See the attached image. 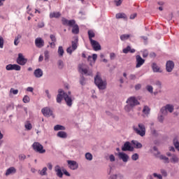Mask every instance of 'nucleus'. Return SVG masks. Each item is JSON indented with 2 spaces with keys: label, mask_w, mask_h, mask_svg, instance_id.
<instances>
[{
  "label": "nucleus",
  "mask_w": 179,
  "mask_h": 179,
  "mask_svg": "<svg viewBox=\"0 0 179 179\" xmlns=\"http://www.w3.org/2000/svg\"><path fill=\"white\" fill-rule=\"evenodd\" d=\"M94 83L99 90H106L107 89V80L101 78L100 73H97L94 77Z\"/></svg>",
  "instance_id": "f257e3e1"
},
{
  "label": "nucleus",
  "mask_w": 179,
  "mask_h": 179,
  "mask_svg": "<svg viewBox=\"0 0 179 179\" xmlns=\"http://www.w3.org/2000/svg\"><path fill=\"white\" fill-rule=\"evenodd\" d=\"M138 126V127H136V126L133 127L134 132L140 136H145L146 135V127L145 124L143 123H139Z\"/></svg>",
  "instance_id": "f03ea898"
},
{
  "label": "nucleus",
  "mask_w": 179,
  "mask_h": 179,
  "mask_svg": "<svg viewBox=\"0 0 179 179\" xmlns=\"http://www.w3.org/2000/svg\"><path fill=\"white\" fill-rule=\"evenodd\" d=\"M32 148L35 152H37V153H45V150L44 149V147L38 142H34L32 144Z\"/></svg>",
  "instance_id": "7ed1b4c3"
},
{
  "label": "nucleus",
  "mask_w": 179,
  "mask_h": 179,
  "mask_svg": "<svg viewBox=\"0 0 179 179\" xmlns=\"http://www.w3.org/2000/svg\"><path fill=\"white\" fill-rule=\"evenodd\" d=\"M173 113L174 111V106L171 104H167L166 106L162 107L160 110L161 114L163 115H167V112Z\"/></svg>",
  "instance_id": "20e7f679"
},
{
  "label": "nucleus",
  "mask_w": 179,
  "mask_h": 179,
  "mask_svg": "<svg viewBox=\"0 0 179 179\" xmlns=\"http://www.w3.org/2000/svg\"><path fill=\"white\" fill-rule=\"evenodd\" d=\"M65 103L68 107H72V105L73 104V101H75V96H70V95H64Z\"/></svg>",
  "instance_id": "39448f33"
},
{
  "label": "nucleus",
  "mask_w": 179,
  "mask_h": 179,
  "mask_svg": "<svg viewBox=\"0 0 179 179\" xmlns=\"http://www.w3.org/2000/svg\"><path fill=\"white\" fill-rule=\"evenodd\" d=\"M126 103L127 104H129L130 106H132L133 107H135L136 106H139V101L135 96H130L127 99Z\"/></svg>",
  "instance_id": "423d86ee"
},
{
  "label": "nucleus",
  "mask_w": 179,
  "mask_h": 179,
  "mask_svg": "<svg viewBox=\"0 0 179 179\" xmlns=\"http://www.w3.org/2000/svg\"><path fill=\"white\" fill-rule=\"evenodd\" d=\"M135 148L131 145V143L129 141H127L124 143L122 147V152H134Z\"/></svg>",
  "instance_id": "0eeeda50"
},
{
  "label": "nucleus",
  "mask_w": 179,
  "mask_h": 179,
  "mask_svg": "<svg viewBox=\"0 0 179 179\" xmlns=\"http://www.w3.org/2000/svg\"><path fill=\"white\" fill-rule=\"evenodd\" d=\"M78 72L81 73V75H85V76H92L93 73L92 69L87 68H79Z\"/></svg>",
  "instance_id": "6e6552de"
},
{
  "label": "nucleus",
  "mask_w": 179,
  "mask_h": 179,
  "mask_svg": "<svg viewBox=\"0 0 179 179\" xmlns=\"http://www.w3.org/2000/svg\"><path fill=\"white\" fill-rule=\"evenodd\" d=\"M17 63L19 65H26V64L27 63V59L24 58L23 54L19 53L18 57L17 58Z\"/></svg>",
  "instance_id": "1a4fd4ad"
},
{
  "label": "nucleus",
  "mask_w": 179,
  "mask_h": 179,
  "mask_svg": "<svg viewBox=\"0 0 179 179\" xmlns=\"http://www.w3.org/2000/svg\"><path fill=\"white\" fill-rule=\"evenodd\" d=\"M90 43L94 51H100L101 50V45L97 41H91Z\"/></svg>",
  "instance_id": "9d476101"
},
{
  "label": "nucleus",
  "mask_w": 179,
  "mask_h": 179,
  "mask_svg": "<svg viewBox=\"0 0 179 179\" xmlns=\"http://www.w3.org/2000/svg\"><path fill=\"white\" fill-rule=\"evenodd\" d=\"M41 113L43 114L44 117H51V115H52V110H51V108L49 107L42 108Z\"/></svg>",
  "instance_id": "9b49d317"
},
{
  "label": "nucleus",
  "mask_w": 179,
  "mask_h": 179,
  "mask_svg": "<svg viewBox=\"0 0 179 179\" xmlns=\"http://www.w3.org/2000/svg\"><path fill=\"white\" fill-rule=\"evenodd\" d=\"M67 163L71 170H77L78 167H79V164L76 161L68 160Z\"/></svg>",
  "instance_id": "f8f14e48"
},
{
  "label": "nucleus",
  "mask_w": 179,
  "mask_h": 179,
  "mask_svg": "<svg viewBox=\"0 0 179 179\" xmlns=\"http://www.w3.org/2000/svg\"><path fill=\"white\" fill-rule=\"evenodd\" d=\"M55 171L56 173V176L59 177V178H62V177H64V173H62V170L61 169V166H59V165L55 166Z\"/></svg>",
  "instance_id": "ddd939ff"
},
{
  "label": "nucleus",
  "mask_w": 179,
  "mask_h": 179,
  "mask_svg": "<svg viewBox=\"0 0 179 179\" xmlns=\"http://www.w3.org/2000/svg\"><path fill=\"white\" fill-rule=\"evenodd\" d=\"M35 45L38 48H42V47H44V40L41 38H36L35 40Z\"/></svg>",
  "instance_id": "4468645a"
},
{
  "label": "nucleus",
  "mask_w": 179,
  "mask_h": 179,
  "mask_svg": "<svg viewBox=\"0 0 179 179\" xmlns=\"http://www.w3.org/2000/svg\"><path fill=\"white\" fill-rule=\"evenodd\" d=\"M118 157L120 158L124 163H127L129 159V156L124 152H119Z\"/></svg>",
  "instance_id": "2eb2a0df"
},
{
  "label": "nucleus",
  "mask_w": 179,
  "mask_h": 179,
  "mask_svg": "<svg viewBox=\"0 0 179 179\" xmlns=\"http://www.w3.org/2000/svg\"><path fill=\"white\" fill-rule=\"evenodd\" d=\"M136 68H141V66H142V65H143V64H145V59H143L142 58V57H141V55H137L136 56Z\"/></svg>",
  "instance_id": "dca6fc26"
},
{
  "label": "nucleus",
  "mask_w": 179,
  "mask_h": 179,
  "mask_svg": "<svg viewBox=\"0 0 179 179\" xmlns=\"http://www.w3.org/2000/svg\"><path fill=\"white\" fill-rule=\"evenodd\" d=\"M57 136H58V138H61L62 139H66V138H68V134L64 131H60L57 134Z\"/></svg>",
  "instance_id": "f3484780"
},
{
  "label": "nucleus",
  "mask_w": 179,
  "mask_h": 179,
  "mask_svg": "<svg viewBox=\"0 0 179 179\" xmlns=\"http://www.w3.org/2000/svg\"><path fill=\"white\" fill-rule=\"evenodd\" d=\"M15 173H16V169L15 167L12 166V167L8 168L6 170V176H10V174H15Z\"/></svg>",
  "instance_id": "a211bd4d"
},
{
  "label": "nucleus",
  "mask_w": 179,
  "mask_h": 179,
  "mask_svg": "<svg viewBox=\"0 0 179 179\" xmlns=\"http://www.w3.org/2000/svg\"><path fill=\"white\" fill-rule=\"evenodd\" d=\"M79 41V38L76 37L74 41H71V48L73 51H75L78 48V43Z\"/></svg>",
  "instance_id": "6ab92c4d"
},
{
  "label": "nucleus",
  "mask_w": 179,
  "mask_h": 179,
  "mask_svg": "<svg viewBox=\"0 0 179 179\" xmlns=\"http://www.w3.org/2000/svg\"><path fill=\"white\" fill-rule=\"evenodd\" d=\"M34 75L36 78H41L43 76V70L36 69L34 72Z\"/></svg>",
  "instance_id": "aec40b11"
},
{
  "label": "nucleus",
  "mask_w": 179,
  "mask_h": 179,
  "mask_svg": "<svg viewBox=\"0 0 179 179\" xmlns=\"http://www.w3.org/2000/svg\"><path fill=\"white\" fill-rule=\"evenodd\" d=\"M170 162L171 163H173V164H176V163H178L179 162L178 156H177V155L176 154H173L172 157L169 159V162Z\"/></svg>",
  "instance_id": "412c9836"
},
{
  "label": "nucleus",
  "mask_w": 179,
  "mask_h": 179,
  "mask_svg": "<svg viewBox=\"0 0 179 179\" xmlns=\"http://www.w3.org/2000/svg\"><path fill=\"white\" fill-rule=\"evenodd\" d=\"M132 145H134L135 149H142V143H139L138 141L132 140Z\"/></svg>",
  "instance_id": "4be33fe9"
},
{
  "label": "nucleus",
  "mask_w": 179,
  "mask_h": 179,
  "mask_svg": "<svg viewBox=\"0 0 179 179\" xmlns=\"http://www.w3.org/2000/svg\"><path fill=\"white\" fill-rule=\"evenodd\" d=\"M122 51L124 54H128L129 52L134 54V52H135V49H131V46L129 45L126 48L123 49Z\"/></svg>",
  "instance_id": "5701e85b"
},
{
  "label": "nucleus",
  "mask_w": 179,
  "mask_h": 179,
  "mask_svg": "<svg viewBox=\"0 0 179 179\" xmlns=\"http://www.w3.org/2000/svg\"><path fill=\"white\" fill-rule=\"evenodd\" d=\"M116 19H124V20H127V14L124 13H119L116 14L115 16Z\"/></svg>",
  "instance_id": "b1692460"
},
{
  "label": "nucleus",
  "mask_w": 179,
  "mask_h": 179,
  "mask_svg": "<svg viewBox=\"0 0 179 179\" xmlns=\"http://www.w3.org/2000/svg\"><path fill=\"white\" fill-rule=\"evenodd\" d=\"M50 19H52L54 17L58 19V17H61V13H59V12L50 13Z\"/></svg>",
  "instance_id": "393cba45"
},
{
  "label": "nucleus",
  "mask_w": 179,
  "mask_h": 179,
  "mask_svg": "<svg viewBox=\"0 0 179 179\" xmlns=\"http://www.w3.org/2000/svg\"><path fill=\"white\" fill-rule=\"evenodd\" d=\"M73 34H79V25L76 24L72 29Z\"/></svg>",
  "instance_id": "a878e982"
},
{
  "label": "nucleus",
  "mask_w": 179,
  "mask_h": 179,
  "mask_svg": "<svg viewBox=\"0 0 179 179\" xmlns=\"http://www.w3.org/2000/svg\"><path fill=\"white\" fill-rule=\"evenodd\" d=\"M65 129H66L65 127L61 124H57L54 127L55 131H65Z\"/></svg>",
  "instance_id": "bb28decb"
},
{
  "label": "nucleus",
  "mask_w": 179,
  "mask_h": 179,
  "mask_svg": "<svg viewBox=\"0 0 179 179\" xmlns=\"http://www.w3.org/2000/svg\"><path fill=\"white\" fill-rule=\"evenodd\" d=\"M160 160H163L164 163L169 164L170 163V159L166 157L165 155H159Z\"/></svg>",
  "instance_id": "cd10ccee"
},
{
  "label": "nucleus",
  "mask_w": 179,
  "mask_h": 179,
  "mask_svg": "<svg viewBox=\"0 0 179 179\" xmlns=\"http://www.w3.org/2000/svg\"><path fill=\"white\" fill-rule=\"evenodd\" d=\"M88 36H89V38H90V42L94 41V40H93V37H94V36H96V35H95V34L93 31L89 30L88 31Z\"/></svg>",
  "instance_id": "c85d7f7f"
},
{
  "label": "nucleus",
  "mask_w": 179,
  "mask_h": 179,
  "mask_svg": "<svg viewBox=\"0 0 179 179\" xmlns=\"http://www.w3.org/2000/svg\"><path fill=\"white\" fill-rule=\"evenodd\" d=\"M166 68H174V62L169 60L166 62Z\"/></svg>",
  "instance_id": "c756f323"
},
{
  "label": "nucleus",
  "mask_w": 179,
  "mask_h": 179,
  "mask_svg": "<svg viewBox=\"0 0 179 179\" xmlns=\"http://www.w3.org/2000/svg\"><path fill=\"white\" fill-rule=\"evenodd\" d=\"M143 114H145V115H149L150 113V108H148V106H144L143 109Z\"/></svg>",
  "instance_id": "7c9ffc66"
},
{
  "label": "nucleus",
  "mask_w": 179,
  "mask_h": 179,
  "mask_svg": "<svg viewBox=\"0 0 179 179\" xmlns=\"http://www.w3.org/2000/svg\"><path fill=\"white\" fill-rule=\"evenodd\" d=\"M85 159L89 160V162H92V160H93V155L90 152H87L85 154Z\"/></svg>",
  "instance_id": "2f4dec72"
},
{
  "label": "nucleus",
  "mask_w": 179,
  "mask_h": 179,
  "mask_svg": "<svg viewBox=\"0 0 179 179\" xmlns=\"http://www.w3.org/2000/svg\"><path fill=\"white\" fill-rule=\"evenodd\" d=\"M132 108H134V106L129 105V103H127V105H126L124 107V110L125 111H127V113H129L130 111H132Z\"/></svg>",
  "instance_id": "473e14b6"
},
{
  "label": "nucleus",
  "mask_w": 179,
  "mask_h": 179,
  "mask_svg": "<svg viewBox=\"0 0 179 179\" xmlns=\"http://www.w3.org/2000/svg\"><path fill=\"white\" fill-rule=\"evenodd\" d=\"M57 52L60 57H64V48L62 46H59Z\"/></svg>",
  "instance_id": "72a5a7b5"
},
{
  "label": "nucleus",
  "mask_w": 179,
  "mask_h": 179,
  "mask_svg": "<svg viewBox=\"0 0 179 179\" xmlns=\"http://www.w3.org/2000/svg\"><path fill=\"white\" fill-rule=\"evenodd\" d=\"M129 37H131V35L129 34H122L120 36V40H122V41H125V40H128Z\"/></svg>",
  "instance_id": "f704fd0d"
},
{
  "label": "nucleus",
  "mask_w": 179,
  "mask_h": 179,
  "mask_svg": "<svg viewBox=\"0 0 179 179\" xmlns=\"http://www.w3.org/2000/svg\"><path fill=\"white\" fill-rule=\"evenodd\" d=\"M47 167H44L41 171H38L40 176H47Z\"/></svg>",
  "instance_id": "c9c22d12"
},
{
  "label": "nucleus",
  "mask_w": 179,
  "mask_h": 179,
  "mask_svg": "<svg viewBox=\"0 0 179 179\" xmlns=\"http://www.w3.org/2000/svg\"><path fill=\"white\" fill-rule=\"evenodd\" d=\"M62 99H64V96L57 94L56 98L57 103H61L62 102Z\"/></svg>",
  "instance_id": "e433bc0d"
},
{
  "label": "nucleus",
  "mask_w": 179,
  "mask_h": 179,
  "mask_svg": "<svg viewBox=\"0 0 179 179\" xmlns=\"http://www.w3.org/2000/svg\"><path fill=\"white\" fill-rule=\"evenodd\" d=\"M22 101L25 103H30V97L27 95L24 96Z\"/></svg>",
  "instance_id": "4c0bfd02"
},
{
  "label": "nucleus",
  "mask_w": 179,
  "mask_h": 179,
  "mask_svg": "<svg viewBox=\"0 0 179 179\" xmlns=\"http://www.w3.org/2000/svg\"><path fill=\"white\" fill-rule=\"evenodd\" d=\"M24 127H25V129H27V131H30L31 129V128H33V126L29 122H27L24 124Z\"/></svg>",
  "instance_id": "58836bf2"
},
{
  "label": "nucleus",
  "mask_w": 179,
  "mask_h": 179,
  "mask_svg": "<svg viewBox=\"0 0 179 179\" xmlns=\"http://www.w3.org/2000/svg\"><path fill=\"white\" fill-rule=\"evenodd\" d=\"M76 22L75 21V20H69V24H67V26H69L70 27H73V26H75Z\"/></svg>",
  "instance_id": "ea45409f"
},
{
  "label": "nucleus",
  "mask_w": 179,
  "mask_h": 179,
  "mask_svg": "<svg viewBox=\"0 0 179 179\" xmlns=\"http://www.w3.org/2000/svg\"><path fill=\"white\" fill-rule=\"evenodd\" d=\"M152 72L162 73L163 72V69L161 68H152Z\"/></svg>",
  "instance_id": "a19ab883"
},
{
  "label": "nucleus",
  "mask_w": 179,
  "mask_h": 179,
  "mask_svg": "<svg viewBox=\"0 0 179 179\" xmlns=\"http://www.w3.org/2000/svg\"><path fill=\"white\" fill-rule=\"evenodd\" d=\"M44 55H45V61H48V59H50V52H48V50H45L44 52Z\"/></svg>",
  "instance_id": "79ce46f5"
},
{
  "label": "nucleus",
  "mask_w": 179,
  "mask_h": 179,
  "mask_svg": "<svg viewBox=\"0 0 179 179\" xmlns=\"http://www.w3.org/2000/svg\"><path fill=\"white\" fill-rule=\"evenodd\" d=\"M19 38H22V36L17 35V37H15V41H14V44L15 45H17L20 43Z\"/></svg>",
  "instance_id": "37998d69"
},
{
  "label": "nucleus",
  "mask_w": 179,
  "mask_h": 179,
  "mask_svg": "<svg viewBox=\"0 0 179 179\" xmlns=\"http://www.w3.org/2000/svg\"><path fill=\"white\" fill-rule=\"evenodd\" d=\"M139 159V155L138 153H135L133 155H131V159L134 162H136Z\"/></svg>",
  "instance_id": "c03bdc74"
},
{
  "label": "nucleus",
  "mask_w": 179,
  "mask_h": 179,
  "mask_svg": "<svg viewBox=\"0 0 179 179\" xmlns=\"http://www.w3.org/2000/svg\"><path fill=\"white\" fill-rule=\"evenodd\" d=\"M164 115H163V113H162V115H159L158 116V121L159 122H163V121H164Z\"/></svg>",
  "instance_id": "a18cd8bd"
},
{
  "label": "nucleus",
  "mask_w": 179,
  "mask_h": 179,
  "mask_svg": "<svg viewBox=\"0 0 179 179\" xmlns=\"http://www.w3.org/2000/svg\"><path fill=\"white\" fill-rule=\"evenodd\" d=\"M145 88L149 93H153V87L152 85H147Z\"/></svg>",
  "instance_id": "49530a36"
},
{
  "label": "nucleus",
  "mask_w": 179,
  "mask_h": 179,
  "mask_svg": "<svg viewBox=\"0 0 179 179\" xmlns=\"http://www.w3.org/2000/svg\"><path fill=\"white\" fill-rule=\"evenodd\" d=\"M58 94H60V96H63V98L65 97L66 92L62 89H59L58 90Z\"/></svg>",
  "instance_id": "de8ad7c7"
},
{
  "label": "nucleus",
  "mask_w": 179,
  "mask_h": 179,
  "mask_svg": "<svg viewBox=\"0 0 179 179\" xmlns=\"http://www.w3.org/2000/svg\"><path fill=\"white\" fill-rule=\"evenodd\" d=\"M6 68H20V66L17 64H8Z\"/></svg>",
  "instance_id": "09e8293b"
},
{
  "label": "nucleus",
  "mask_w": 179,
  "mask_h": 179,
  "mask_svg": "<svg viewBox=\"0 0 179 179\" xmlns=\"http://www.w3.org/2000/svg\"><path fill=\"white\" fill-rule=\"evenodd\" d=\"M151 134L152 135V136H157L159 135L157 131H156V129H151Z\"/></svg>",
  "instance_id": "8fccbe9b"
},
{
  "label": "nucleus",
  "mask_w": 179,
  "mask_h": 179,
  "mask_svg": "<svg viewBox=\"0 0 179 179\" xmlns=\"http://www.w3.org/2000/svg\"><path fill=\"white\" fill-rule=\"evenodd\" d=\"M45 94H46V97L50 100V99H51V94H50V90H45Z\"/></svg>",
  "instance_id": "3c124183"
},
{
  "label": "nucleus",
  "mask_w": 179,
  "mask_h": 179,
  "mask_svg": "<svg viewBox=\"0 0 179 179\" xmlns=\"http://www.w3.org/2000/svg\"><path fill=\"white\" fill-rule=\"evenodd\" d=\"M10 93H12L13 94L16 95V94H17L19 93V90H15L13 88H11L10 90Z\"/></svg>",
  "instance_id": "603ef678"
},
{
  "label": "nucleus",
  "mask_w": 179,
  "mask_h": 179,
  "mask_svg": "<svg viewBox=\"0 0 179 179\" xmlns=\"http://www.w3.org/2000/svg\"><path fill=\"white\" fill-rule=\"evenodd\" d=\"M93 59V61H96L97 59V55L96 54H93L92 56H89L88 59Z\"/></svg>",
  "instance_id": "864d4df0"
},
{
  "label": "nucleus",
  "mask_w": 179,
  "mask_h": 179,
  "mask_svg": "<svg viewBox=\"0 0 179 179\" xmlns=\"http://www.w3.org/2000/svg\"><path fill=\"white\" fill-rule=\"evenodd\" d=\"M114 3H115L116 6H121L122 3V0H115Z\"/></svg>",
  "instance_id": "5fc2aeb1"
},
{
  "label": "nucleus",
  "mask_w": 179,
  "mask_h": 179,
  "mask_svg": "<svg viewBox=\"0 0 179 179\" xmlns=\"http://www.w3.org/2000/svg\"><path fill=\"white\" fill-rule=\"evenodd\" d=\"M85 80H86L83 77H81V78L80 80V85H82V86H85V85H86Z\"/></svg>",
  "instance_id": "6e6d98bb"
},
{
  "label": "nucleus",
  "mask_w": 179,
  "mask_h": 179,
  "mask_svg": "<svg viewBox=\"0 0 179 179\" xmlns=\"http://www.w3.org/2000/svg\"><path fill=\"white\" fill-rule=\"evenodd\" d=\"M155 85L159 87V89H162V82L157 80L155 83Z\"/></svg>",
  "instance_id": "4d7b16f0"
},
{
  "label": "nucleus",
  "mask_w": 179,
  "mask_h": 179,
  "mask_svg": "<svg viewBox=\"0 0 179 179\" xmlns=\"http://www.w3.org/2000/svg\"><path fill=\"white\" fill-rule=\"evenodd\" d=\"M50 38L53 43H55L57 41V38L55 37V35L50 34Z\"/></svg>",
  "instance_id": "13d9d810"
},
{
  "label": "nucleus",
  "mask_w": 179,
  "mask_h": 179,
  "mask_svg": "<svg viewBox=\"0 0 179 179\" xmlns=\"http://www.w3.org/2000/svg\"><path fill=\"white\" fill-rule=\"evenodd\" d=\"M73 49H72V47H69L67 49H66V52H68V54H70V55L72 54V52H73Z\"/></svg>",
  "instance_id": "bf43d9fd"
},
{
  "label": "nucleus",
  "mask_w": 179,
  "mask_h": 179,
  "mask_svg": "<svg viewBox=\"0 0 179 179\" xmlns=\"http://www.w3.org/2000/svg\"><path fill=\"white\" fill-rule=\"evenodd\" d=\"M0 48H3V38L0 36Z\"/></svg>",
  "instance_id": "052dcab7"
},
{
  "label": "nucleus",
  "mask_w": 179,
  "mask_h": 179,
  "mask_svg": "<svg viewBox=\"0 0 179 179\" xmlns=\"http://www.w3.org/2000/svg\"><path fill=\"white\" fill-rule=\"evenodd\" d=\"M134 87H135V90H141V89L142 88V85L136 84Z\"/></svg>",
  "instance_id": "680f3d73"
},
{
  "label": "nucleus",
  "mask_w": 179,
  "mask_h": 179,
  "mask_svg": "<svg viewBox=\"0 0 179 179\" xmlns=\"http://www.w3.org/2000/svg\"><path fill=\"white\" fill-rule=\"evenodd\" d=\"M45 24H44V22H41L38 23V29H43V27H44Z\"/></svg>",
  "instance_id": "e2e57ef3"
},
{
  "label": "nucleus",
  "mask_w": 179,
  "mask_h": 179,
  "mask_svg": "<svg viewBox=\"0 0 179 179\" xmlns=\"http://www.w3.org/2000/svg\"><path fill=\"white\" fill-rule=\"evenodd\" d=\"M109 159H110V162H115V157L114 156V155H110L109 156Z\"/></svg>",
  "instance_id": "0e129e2a"
},
{
  "label": "nucleus",
  "mask_w": 179,
  "mask_h": 179,
  "mask_svg": "<svg viewBox=\"0 0 179 179\" xmlns=\"http://www.w3.org/2000/svg\"><path fill=\"white\" fill-rule=\"evenodd\" d=\"M69 22V20H66V18L62 19V24L64 25L68 26Z\"/></svg>",
  "instance_id": "69168bd1"
},
{
  "label": "nucleus",
  "mask_w": 179,
  "mask_h": 179,
  "mask_svg": "<svg viewBox=\"0 0 179 179\" xmlns=\"http://www.w3.org/2000/svg\"><path fill=\"white\" fill-rule=\"evenodd\" d=\"M20 160H25L26 159V155L21 154L19 155Z\"/></svg>",
  "instance_id": "338daca9"
},
{
  "label": "nucleus",
  "mask_w": 179,
  "mask_h": 179,
  "mask_svg": "<svg viewBox=\"0 0 179 179\" xmlns=\"http://www.w3.org/2000/svg\"><path fill=\"white\" fill-rule=\"evenodd\" d=\"M110 58L111 60L115 59V53L111 52L110 54Z\"/></svg>",
  "instance_id": "774afa93"
}]
</instances>
